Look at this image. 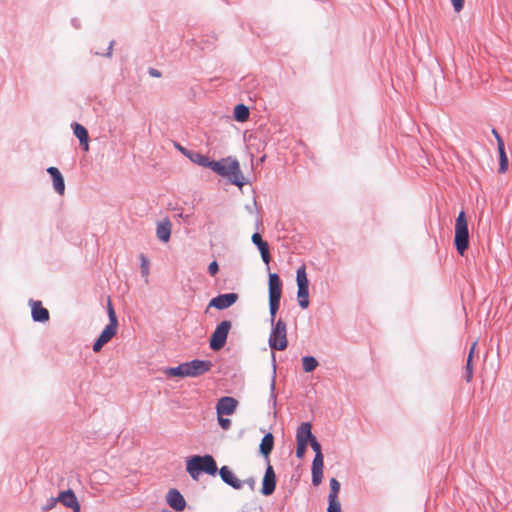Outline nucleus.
I'll use <instances>...</instances> for the list:
<instances>
[{
    "instance_id": "nucleus-1",
    "label": "nucleus",
    "mask_w": 512,
    "mask_h": 512,
    "mask_svg": "<svg viewBox=\"0 0 512 512\" xmlns=\"http://www.w3.org/2000/svg\"><path fill=\"white\" fill-rule=\"evenodd\" d=\"M211 170L218 175L227 178L232 184L242 187L245 184V178L240 170L239 162L227 157L210 164Z\"/></svg>"
},
{
    "instance_id": "nucleus-2",
    "label": "nucleus",
    "mask_w": 512,
    "mask_h": 512,
    "mask_svg": "<svg viewBox=\"0 0 512 512\" xmlns=\"http://www.w3.org/2000/svg\"><path fill=\"white\" fill-rule=\"evenodd\" d=\"M186 470L194 480H198L201 472L215 476L218 468L211 455H195L187 460Z\"/></svg>"
},
{
    "instance_id": "nucleus-3",
    "label": "nucleus",
    "mask_w": 512,
    "mask_h": 512,
    "mask_svg": "<svg viewBox=\"0 0 512 512\" xmlns=\"http://www.w3.org/2000/svg\"><path fill=\"white\" fill-rule=\"evenodd\" d=\"M455 246L460 255H463L469 245L468 224L464 211H461L455 223Z\"/></svg>"
},
{
    "instance_id": "nucleus-4",
    "label": "nucleus",
    "mask_w": 512,
    "mask_h": 512,
    "mask_svg": "<svg viewBox=\"0 0 512 512\" xmlns=\"http://www.w3.org/2000/svg\"><path fill=\"white\" fill-rule=\"evenodd\" d=\"M268 343L272 350L283 351L287 348V327L282 319L272 324Z\"/></svg>"
},
{
    "instance_id": "nucleus-5",
    "label": "nucleus",
    "mask_w": 512,
    "mask_h": 512,
    "mask_svg": "<svg viewBox=\"0 0 512 512\" xmlns=\"http://www.w3.org/2000/svg\"><path fill=\"white\" fill-rule=\"evenodd\" d=\"M296 281L298 286V304L302 309H306L309 306V281L305 265H302L297 269Z\"/></svg>"
},
{
    "instance_id": "nucleus-6",
    "label": "nucleus",
    "mask_w": 512,
    "mask_h": 512,
    "mask_svg": "<svg viewBox=\"0 0 512 512\" xmlns=\"http://www.w3.org/2000/svg\"><path fill=\"white\" fill-rule=\"evenodd\" d=\"M230 328L231 322L228 320H224L217 325L210 339L212 350L217 351L225 345Z\"/></svg>"
},
{
    "instance_id": "nucleus-7",
    "label": "nucleus",
    "mask_w": 512,
    "mask_h": 512,
    "mask_svg": "<svg viewBox=\"0 0 512 512\" xmlns=\"http://www.w3.org/2000/svg\"><path fill=\"white\" fill-rule=\"evenodd\" d=\"M187 377H198L210 371L212 362L209 360L194 359L185 362Z\"/></svg>"
},
{
    "instance_id": "nucleus-8",
    "label": "nucleus",
    "mask_w": 512,
    "mask_h": 512,
    "mask_svg": "<svg viewBox=\"0 0 512 512\" xmlns=\"http://www.w3.org/2000/svg\"><path fill=\"white\" fill-rule=\"evenodd\" d=\"M276 488V475L270 463H267V468L262 480L261 493L264 496H269L274 493Z\"/></svg>"
},
{
    "instance_id": "nucleus-9",
    "label": "nucleus",
    "mask_w": 512,
    "mask_h": 512,
    "mask_svg": "<svg viewBox=\"0 0 512 512\" xmlns=\"http://www.w3.org/2000/svg\"><path fill=\"white\" fill-rule=\"evenodd\" d=\"M238 401L230 396L221 397L216 405L217 416L232 415L236 411Z\"/></svg>"
},
{
    "instance_id": "nucleus-10",
    "label": "nucleus",
    "mask_w": 512,
    "mask_h": 512,
    "mask_svg": "<svg viewBox=\"0 0 512 512\" xmlns=\"http://www.w3.org/2000/svg\"><path fill=\"white\" fill-rule=\"evenodd\" d=\"M237 299L238 295L236 293L220 294L211 299L209 307L223 310L232 306L237 301Z\"/></svg>"
},
{
    "instance_id": "nucleus-11",
    "label": "nucleus",
    "mask_w": 512,
    "mask_h": 512,
    "mask_svg": "<svg viewBox=\"0 0 512 512\" xmlns=\"http://www.w3.org/2000/svg\"><path fill=\"white\" fill-rule=\"evenodd\" d=\"M324 457L322 453L315 454L312 462V484L319 486L323 477Z\"/></svg>"
},
{
    "instance_id": "nucleus-12",
    "label": "nucleus",
    "mask_w": 512,
    "mask_h": 512,
    "mask_svg": "<svg viewBox=\"0 0 512 512\" xmlns=\"http://www.w3.org/2000/svg\"><path fill=\"white\" fill-rule=\"evenodd\" d=\"M58 499L59 502H61L65 507L72 509L73 512L81 511V506L77 497L71 489L60 492Z\"/></svg>"
},
{
    "instance_id": "nucleus-13",
    "label": "nucleus",
    "mask_w": 512,
    "mask_h": 512,
    "mask_svg": "<svg viewBox=\"0 0 512 512\" xmlns=\"http://www.w3.org/2000/svg\"><path fill=\"white\" fill-rule=\"evenodd\" d=\"M166 501L172 509L178 512L183 511L186 507V501L177 489H171L168 491Z\"/></svg>"
},
{
    "instance_id": "nucleus-14",
    "label": "nucleus",
    "mask_w": 512,
    "mask_h": 512,
    "mask_svg": "<svg viewBox=\"0 0 512 512\" xmlns=\"http://www.w3.org/2000/svg\"><path fill=\"white\" fill-rule=\"evenodd\" d=\"M222 481L234 489H241L243 481L239 480L228 466H222L219 470Z\"/></svg>"
},
{
    "instance_id": "nucleus-15",
    "label": "nucleus",
    "mask_w": 512,
    "mask_h": 512,
    "mask_svg": "<svg viewBox=\"0 0 512 512\" xmlns=\"http://www.w3.org/2000/svg\"><path fill=\"white\" fill-rule=\"evenodd\" d=\"M31 315L35 322H47L49 311L44 308L40 301H31Z\"/></svg>"
},
{
    "instance_id": "nucleus-16",
    "label": "nucleus",
    "mask_w": 512,
    "mask_h": 512,
    "mask_svg": "<svg viewBox=\"0 0 512 512\" xmlns=\"http://www.w3.org/2000/svg\"><path fill=\"white\" fill-rule=\"evenodd\" d=\"M251 240H252L253 244L256 245L258 250L260 251L261 258H262L263 262L268 265L271 260L268 243L262 239V237L259 233H254L252 235Z\"/></svg>"
},
{
    "instance_id": "nucleus-17",
    "label": "nucleus",
    "mask_w": 512,
    "mask_h": 512,
    "mask_svg": "<svg viewBox=\"0 0 512 512\" xmlns=\"http://www.w3.org/2000/svg\"><path fill=\"white\" fill-rule=\"evenodd\" d=\"M47 172L52 177L53 188L56 191V193H58L59 195H63L65 192V183L64 178L59 169L52 166L47 169Z\"/></svg>"
},
{
    "instance_id": "nucleus-18",
    "label": "nucleus",
    "mask_w": 512,
    "mask_h": 512,
    "mask_svg": "<svg viewBox=\"0 0 512 512\" xmlns=\"http://www.w3.org/2000/svg\"><path fill=\"white\" fill-rule=\"evenodd\" d=\"M274 448V436L272 433H267L262 438L259 446L260 454L265 458L266 463H270L269 456Z\"/></svg>"
},
{
    "instance_id": "nucleus-19",
    "label": "nucleus",
    "mask_w": 512,
    "mask_h": 512,
    "mask_svg": "<svg viewBox=\"0 0 512 512\" xmlns=\"http://www.w3.org/2000/svg\"><path fill=\"white\" fill-rule=\"evenodd\" d=\"M282 286L276 273L269 274V298L281 299Z\"/></svg>"
},
{
    "instance_id": "nucleus-20",
    "label": "nucleus",
    "mask_w": 512,
    "mask_h": 512,
    "mask_svg": "<svg viewBox=\"0 0 512 512\" xmlns=\"http://www.w3.org/2000/svg\"><path fill=\"white\" fill-rule=\"evenodd\" d=\"M73 133L78 138L82 148L84 151L89 150V143H88V131L87 129L79 124V123H73L72 124Z\"/></svg>"
},
{
    "instance_id": "nucleus-21",
    "label": "nucleus",
    "mask_w": 512,
    "mask_h": 512,
    "mask_svg": "<svg viewBox=\"0 0 512 512\" xmlns=\"http://www.w3.org/2000/svg\"><path fill=\"white\" fill-rule=\"evenodd\" d=\"M315 436L311 432V424L309 422H303L297 429L296 440L300 443L308 444L311 439Z\"/></svg>"
},
{
    "instance_id": "nucleus-22",
    "label": "nucleus",
    "mask_w": 512,
    "mask_h": 512,
    "mask_svg": "<svg viewBox=\"0 0 512 512\" xmlns=\"http://www.w3.org/2000/svg\"><path fill=\"white\" fill-rule=\"evenodd\" d=\"M171 222L165 219L157 224L156 234L160 241L168 242L171 236Z\"/></svg>"
},
{
    "instance_id": "nucleus-23",
    "label": "nucleus",
    "mask_w": 512,
    "mask_h": 512,
    "mask_svg": "<svg viewBox=\"0 0 512 512\" xmlns=\"http://www.w3.org/2000/svg\"><path fill=\"white\" fill-rule=\"evenodd\" d=\"M234 118L238 122H244L249 118V109L244 104H238L234 108Z\"/></svg>"
},
{
    "instance_id": "nucleus-24",
    "label": "nucleus",
    "mask_w": 512,
    "mask_h": 512,
    "mask_svg": "<svg viewBox=\"0 0 512 512\" xmlns=\"http://www.w3.org/2000/svg\"><path fill=\"white\" fill-rule=\"evenodd\" d=\"M117 327L118 325L108 324L101 332L99 339L105 344L108 343L116 335Z\"/></svg>"
},
{
    "instance_id": "nucleus-25",
    "label": "nucleus",
    "mask_w": 512,
    "mask_h": 512,
    "mask_svg": "<svg viewBox=\"0 0 512 512\" xmlns=\"http://www.w3.org/2000/svg\"><path fill=\"white\" fill-rule=\"evenodd\" d=\"M166 376L169 377H187L185 363L180 364L177 367H170L164 371Z\"/></svg>"
},
{
    "instance_id": "nucleus-26",
    "label": "nucleus",
    "mask_w": 512,
    "mask_h": 512,
    "mask_svg": "<svg viewBox=\"0 0 512 512\" xmlns=\"http://www.w3.org/2000/svg\"><path fill=\"white\" fill-rule=\"evenodd\" d=\"M318 365L317 359L313 356H304L302 358V367L307 373L314 371Z\"/></svg>"
},
{
    "instance_id": "nucleus-27",
    "label": "nucleus",
    "mask_w": 512,
    "mask_h": 512,
    "mask_svg": "<svg viewBox=\"0 0 512 512\" xmlns=\"http://www.w3.org/2000/svg\"><path fill=\"white\" fill-rule=\"evenodd\" d=\"M477 345V342H474L470 351H469V355H468V358H467V363H466V376H465V379L467 382H470L473 378V366H472V358H473V353H474V350H475V347Z\"/></svg>"
},
{
    "instance_id": "nucleus-28",
    "label": "nucleus",
    "mask_w": 512,
    "mask_h": 512,
    "mask_svg": "<svg viewBox=\"0 0 512 512\" xmlns=\"http://www.w3.org/2000/svg\"><path fill=\"white\" fill-rule=\"evenodd\" d=\"M500 163H499V172L504 173L508 167V159L505 153V145L504 142H501L498 148Z\"/></svg>"
},
{
    "instance_id": "nucleus-29",
    "label": "nucleus",
    "mask_w": 512,
    "mask_h": 512,
    "mask_svg": "<svg viewBox=\"0 0 512 512\" xmlns=\"http://www.w3.org/2000/svg\"><path fill=\"white\" fill-rule=\"evenodd\" d=\"M140 269H141V275L145 279V282L148 283V278L150 274V263L148 258L144 255H140Z\"/></svg>"
},
{
    "instance_id": "nucleus-30",
    "label": "nucleus",
    "mask_w": 512,
    "mask_h": 512,
    "mask_svg": "<svg viewBox=\"0 0 512 512\" xmlns=\"http://www.w3.org/2000/svg\"><path fill=\"white\" fill-rule=\"evenodd\" d=\"M280 306V299L269 298V311L271 323H275L277 311Z\"/></svg>"
},
{
    "instance_id": "nucleus-31",
    "label": "nucleus",
    "mask_w": 512,
    "mask_h": 512,
    "mask_svg": "<svg viewBox=\"0 0 512 512\" xmlns=\"http://www.w3.org/2000/svg\"><path fill=\"white\" fill-rule=\"evenodd\" d=\"M328 508L327 512H341V505L338 501V497L328 496Z\"/></svg>"
},
{
    "instance_id": "nucleus-32",
    "label": "nucleus",
    "mask_w": 512,
    "mask_h": 512,
    "mask_svg": "<svg viewBox=\"0 0 512 512\" xmlns=\"http://www.w3.org/2000/svg\"><path fill=\"white\" fill-rule=\"evenodd\" d=\"M194 162L198 163L199 165L203 166V167H207V168H210L211 169V163L215 162L214 160H210L208 157L204 156V155H201V154H196L195 158L193 159Z\"/></svg>"
},
{
    "instance_id": "nucleus-33",
    "label": "nucleus",
    "mask_w": 512,
    "mask_h": 512,
    "mask_svg": "<svg viewBox=\"0 0 512 512\" xmlns=\"http://www.w3.org/2000/svg\"><path fill=\"white\" fill-rule=\"evenodd\" d=\"M107 313L109 317V324L118 325V319L110 299H108L107 303Z\"/></svg>"
},
{
    "instance_id": "nucleus-34",
    "label": "nucleus",
    "mask_w": 512,
    "mask_h": 512,
    "mask_svg": "<svg viewBox=\"0 0 512 512\" xmlns=\"http://www.w3.org/2000/svg\"><path fill=\"white\" fill-rule=\"evenodd\" d=\"M340 492V483L336 478L330 480V492L328 496L338 497Z\"/></svg>"
},
{
    "instance_id": "nucleus-35",
    "label": "nucleus",
    "mask_w": 512,
    "mask_h": 512,
    "mask_svg": "<svg viewBox=\"0 0 512 512\" xmlns=\"http://www.w3.org/2000/svg\"><path fill=\"white\" fill-rule=\"evenodd\" d=\"M307 445L308 444H306V443L297 442V449H296L297 458L302 459L304 457Z\"/></svg>"
},
{
    "instance_id": "nucleus-36",
    "label": "nucleus",
    "mask_w": 512,
    "mask_h": 512,
    "mask_svg": "<svg viewBox=\"0 0 512 512\" xmlns=\"http://www.w3.org/2000/svg\"><path fill=\"white\" fill-rule=\"evenodd\" d=\"M57 502H59V499L58 497L57 498H54V497H51L47 500L46 504L43 506L42 510L43 511H49L51 509H53Z\"/></svg>"
},
{
    "instance_id": "nucleus-37",
    "label": "nucleus",
    "mask_w": 512,
    "mask_h": 512,
    "mask_svg": "<svg viewBox=\"0 0 512 512\" xmlns=\"http://www.w3.org/2000/svg\"><path fill=\"white\" fill-rule=\"evenodd\" d=\"M218 423L222 429L228 430L231 427V421L223 416H218Z\"/></svg>"
},
{
    "instance_id": "nucleus-38",
    "label": "nucleus",
    "mask_w": 512,
    "mask_h": 512,
    "mask_svg": "<svg viewBox=\"0 0 512 512\" xmlns=\"http://www.w3.org/2000/svg\"><path fill=\"white\" fill-rule=\"evenodd\" d=\"M311 446V448L313 449V451L315 452V454H318L319 453H322L321 451V445L320 443L317 441L316 437H314L313 439H311V441L308 442Z\"/></svg>"
},
{
    "instance_id": "nucleus-39",
    "label": "nucleus",
    "mask_w": 512,
    "mask_h": 512,
    "mask_svg": "<svg viewBox=\"0 0 512 512\" xmlns=\"http://www.w3.org/2000/svg\"><path fill=\"white\" fill-rule=\"evenodd\" d=\"M219 271V266L216 261H212L208 266V272L211 276H215Z\"/></svg>"
},
{
    "instance_id": "nucleus-40",
    "label": "nucleus",
    "mask_w": 512,
    "mask_h": 512,
    "mask_svg": "<svg viewBox=\"0 0 512 512\" xmlns=\"http://www.w3.org/2000/svg\"><path fill=\"white\" fill-rule=\"evenodd\" d=\"M455 12H460L464 7V0H451Z\"/></svg>"
},
{
    "instance_id": "nucleus-41",
    "label": "nucleus",
    "mask_w": 512,
    "mask_h": 512,
    "mask_svg": "<svg viewBox=\"0 0 512 512\" xmlns=\"http://www.w3.org/2000/svg\"><path fill=\"white\" fill-rule=\"evenodd\" d=\"M104 345H105V343L98 338L95 341V343L93 344V348L92 349H93L94 352H99Z\"/></svg>"
},
{
    "instance_id": "nucleus-42",
    "label": "nucleus",
    "mask_w": 512,
    "mask_h": 512,
    "mask_svg": "<svg viewBox=\"0 0 512 512\" xmlns=\"http://www.w3.org/2000/svg\"><path fill=\"white\" fill-rule=\"evenodd\" d=\"M492 134L494 135V137L496 138L497 140V148H499V145L501 142H504L503 139L501 138L500 134L497 132V130L493 129L492 130Z\"/></svg>"
},
{
    "instance_id": "nucleus-43",
    "label": "nucleus",
    "mask_w": 512,
    "mask_h": 512,
    "mask_svg": "<svg viewBox=\"0 0 512 512\" xmlns=\"http://www.w3.org/2000/svg\"><path fill=\"white\" fill-rule=\"evenodd\" d=\"M274 389H275V380L274 378L272 379L271 381V398L275 401L276 400V395L274 393Z\"/></svg>"
},
{
    "instance_id": "nucleus-44",
    "label": "nucleus",
    "mask_w": 512,
    "mask_h": 512,
    "mask_svg": "<svg viewBox=\"0 0 512 512\" xmlns=\"http://www.w3.org/2000/svg\"><path fill=\"white\" fill-rule=\"evenodd\" d=\"M113 45H114V41H111V42L109 43L108 50H107V53L105 54V56H107V57H111V55H112V48H113Z\"/></svg>"
},
{
    "instance_id": "nucleus-45",
    "label": "nucleus",
    "mask_w": 512,
    "mask_h": 512,
    "mask_svg": "<svg viewBox=\"0 0 512 512\" xmlns=\"http://www.w3.org/2000/svg\"><path fill=\"white\" fill-rule=\"evenodd\" d=\"M245 482L250 486L251 489H254V485H255L254 479L249 478Z\"/></svg>"
},
{
    "instance_id": "nucleus-46",
    "label": "nucleus",
    "mask_w": 512,
    "mask_h": 512,
    "mask_svg": "<svg viewBox=\"0 0 512 512\" xmlns=\"http://www.w3.org/2000/svg\"><path fill=\"white\" fill-rule=\"evenodd\" d=\"M150 74L154 77H159L160 76V72L155 70V69H151L150 70Z\"/></svg>"
},
{
    "instance_id": "nucleus-47",
    "label": "nucleus",
    "mask_w": 512,
    "mask_h": 512,
    "mask_svg": "<svg viewBox=\"0 0 512 512\" xmlns=\"http://www.w3.org/2000/svg\"><path fill=\"white\" fill-rule=\"evenodd\" d=\"M72 24L75 28H79V26H80L78 20H76V19L72 20Z\"/></svg>"
}]
</instances>
